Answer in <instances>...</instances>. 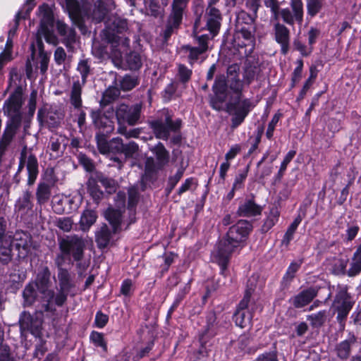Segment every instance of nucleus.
Returning <instances> with one entry per match:
<instances>
[{"label":"nucleus","instance_id":"1","mask_svg":"<svg viewBox=\"0 0 361 361\" xmlns=\"http://www.w3.org/2000/svg\"><path fill=\"white\" fill-rule=\"evenodd\" d=\"M244 62L243 79L240 78V66L237 63L227 68L226 79L224 75H217L212 87L214 95L209 104L216 111H226L232 116L231 128H237L245 121L255 107L252 100L243 94L244 85H250L255 80L261 78L262 68L258 57L248 56Z\"/></svg>","mask_w":361,"mask_h":361},{"label":"nucleus","instance_id":"2","mask_svg":"<svg viewBox=\"0 0 361 361\" xmlns=\"http://www.w3.org/2000/svg\"><path fill=\"white\" fill-rule=\"evenodd\" d=\"M257 18V15L251 14L245 10H241L236 14L233 43L234 46L245 49L244 55L251 54L255 48Z\"/></svg>","mask_w":361,"mask_h":361},{"label":"nucleus","instance_id":"3","mask_svg":"<svg viewBox=\"0 0 361 361\" xmlns=\"http://www.w3.org/2000/svg\"><path fill=\"white\" fill-rule=\"evenodd\" d=\"M59 252L54 260L59 264H65L67 259H73L77 262L84 257L87 240L77 234L64 235L57 238Z\"/></svg>","mask_w":361,"mask_h":361},{"label":"nucleus","instance_id":"4","mask_svg":"<svg viewBox=\"0 0 361 361\" xmlns=\"http://www.w3.org/2000/svg\"><path fill=\"white\" fill-rule=\"evenodd\" d=\"M51 272L48 267H44L37 274L35 285L40 294V305L49 315H56L55 293L51 290Z\"/></svg>","mask_w":361,"mask_h":361},{"label":"nucleus","instance_id":"5","mask_svg":"<svg viewBox=\"0 0 361 361\" xmlns=\"http://www.w3.org/2000/svg\"><path fill=\"white\" fill-rule=\"evenodd\" d=\"M155 158L147 157L145 164V173L142 180L152 181L155 178L158 171L161 170L169 162V152L166 149L163 143L159 142L154 146L149 147Z\"/></svg>","mask_w":361,"mask_h":361},{"label":"nucleus","instance_id":"6","mask_svg":"<svg viewBox=\"0 0 361 361\" xmlns=\"http://www.w3.org/2000/svg\"><path fill=\"white\" fill-rule=\"evenodd\" d=\"M354 304L355 301L348 292L347 286L338 285L337 286L332 307L334 312H337L336 319L342 329L345 326V321Z\"/></svg>","mask_w":361,"mask_h":361},{"label":"nucleus","instance_id":"7","mask_svg":"<svg viewBox=\"0 0 361 361\" xmlns=\"http://www.w3.org/2000/svg\"><path fill=\"white\" fill-rule=\"evenodd\" d=\"M188 1L173 0L171 10L167 17L164 29L161 34L165 42L179 29Z\"/></svg>","mask_w":361,"mask_h":361},{"label":"nucleus","instance_id":"8","mask_svg":"<svg viewBox=\"0 0 361 361\" xmlns=\"http://www.w3.org/2000/svg\"><path fill=\"white\" fill-rule=\"evenodd\" d=\"M164 118L153 120L149 125L157 138L167 140L171 132L176 133L180 129L182 121L179 118L173 121L168 111H164Z\"/></svg>","mask_w":361,"mask_h":361},{"label":"nucleus","instance_id":"9","mask_svg":"<svg viewBox=\"0 0 361 361\" xmlns=\"http://www.w3.org/2000/svg\"><path fill=\"white\" fill-rule=\"evenodd\" d=\"M54 264L57 267V278L59 280V289L55 295L54 303L59 307H61L67 300L68 295L71 288L75 285L70 272L63 268L65 264H59L57 261L54 260Z\"/></svg>","mask_w":361,"mask_h":361},{"label":"nucleus","instance_id":"10","mask_svg":"<svg viewBox=\"0 0 361 361\" xmlns=\"http://www.w3.org/2000/svg\"><path fill=\"white\" fill-rule=\"evenodd\" d=\"M22 95V88L18 87L5 101L3 108L4 114L11 118V123H13L16 126H19L21 122Z\"/></svg>","mask_w":361,"mask_h":361},{"label":"nucleus","instance_id":"11","mask_svg":"<svg viewBox=\"0 0 361 361\" xmlns=\"http://www.w3.org/2000/svg\"><path fill=\"white\" fill-rule=\"evenodd\" d=\"M240 246L227 237H224L217 243L212 252V257L215 262L221 267V273L226 270L227 266L232 253Z\"/></svg>","mask_w":361,"mask_h":361},{"label":"nucleus","instance_id":"12","mask_svg":"<svg viewBox=\"0 0 361 361\" xmlns=\"http://www.w3.org/2000/svg\"><path fill=\"white\" fill-rule=\"evenodd\" d=\"M47 317H53L54 315H49L46 311L41 306L37 309L35 315H31L28 312H23L19 318V325L21 334L30 331L32 334L38 333L41 329L43 322L44 314Z\"/></svg>","mask_w":361,"mask_h":361},{"label":"nucleus","instance_id":"13","mask_svg":"<svg viewBox=\"0 0 361 361\" xmlns=\"http://www.w3.org/2000/svg\"><path fill=\"white\" fill-rule=\"evenodd\" d=\"M142 108V103H137L130 106L125 104H119L116 109L118 126L125 125V123L131 126L136 125L139 122Z\"/></svg>","mask_w":361,"mask_h":361},{"label":"nucleus","instance_id":"14","mask_svg":"<svg viewBox=\"0 0 361 361\" xmlns=\"http://www.w3.org/2000/svg\"><path fill=\"white\" fill-rule=\"evenodd\" d=\"M289 8L278 10L276 16H279L282 20L288 25L293 26L295 23L301 25L303 21V3L302 0H290Z\"/></svg>","mask_w":361,"mask_h":361},{"label":"nucleus","instance_id":"15","mask_svg":"<svg viewBox=\"0 0 361 361\" xmlns=\"http://www.w3.org/2000/svg\"><path fill=\"white\" fill-rule=\"evenodd\" d=\"M255 309V301L247 300V296L243 297L233 314V320L236 325L241 328L249 325L251 323Z\"/></svg>","mask_w":361,"mask_h":361},{"label":"nucleus","instance_id":"16","mask_svg":"<svg viewBox=\"0 0 361 361\" xmlns=\"http://www.w3.org/2000/svg\"><path fill=\"white\" fill-rule=\"evenodd\" d=\"M13 247L18 252V258H25L31 250L32 239L27 232L22 231H16L13 236L11 237Z\"/></svg>","mask_w":361,"mask_h":361},{"label":"nucleus","instance_id":"17","mask_svg":"<svg viewBox=\"0 0 361 361\" xmlns=\"http://www.w3.org/2000/svg\"><path fill=\"white\" fill-rule=\"evenodd\" d=\"M25 165H26L28 175L27 185L30 186L35 183L39 173L38 161L36 157L32 154L27 157L25 150H23L20 154L17 173L21 172Z\"/></svg>","mask_w":361,"mask_h":361},{"label":"nucleus","instance_id":"18","mask_svg":"<svg viewBox=\"0 0 361 361\" xmlns=\"http://www.w3.org/2000/svg\"><path fill=\"white\" fill-rule=\"evenodd\" d=\"M64 118V114L62 111L51 108L49 110L40 109L37 114V119L42 126H46L49 128H58Z\"/></svg>","mask_w":361,"mask_h":361},{"label":"nucleus","instance_id":"19","mask_svg":"<svg viewBox=\"0 0 361 361\" xmlns=\"http://www.w3.org/2000/svg\"><path fill=\"white\" fill-rule=\"evenodd\" d=\"M209 37L207 35H202L197 37L198 47H192L190 45H184L182 50L188 54V62L193 65L200 57L208 50V41Z\"/></svg>","mask_w":361,"mask_h":361},{"label":"nucleus","instance_id":"20","mask_svg":"<svg viewBox=\"0 0 361 361\" xmlns=\"http://www.w3.org/2000/svg\"><path fill=\"white\" fill-rule=\"evenodd\" d=\"M251 225L245 220H240L237 224L230 227L226 237L240 245L249 233Z\"/></svg>","mask_w":361,"mask_h":361},{"label":"nucleus","instance_id":"21","mask_svg":"<svg viewBox=\"0 0 361 361\" xmlns=\"http://www.w3.org/2000/svg\"><path fill=\"white\" fill-rule=\"evenodd\" d=\"M275 40L281 47V53L286 55L290 48V31L288 27L280 23L274 25Z\"/></svg>","mask_w":361,"mask_h":361},{"label":"nucleus","instance_id":"22","mask_svg":"<svg viewBox=\"0 0 361 361\" xmlns=\"http://www.w3.org/2000/svg\"><path fill=\"white\" fill-rule=\"evenodd\" d=\"M206 16L208 30L214 36L220 29L222 20L221 13L215 6H208L206 10Z\"/></svg>","mask_w":361,"mask_h":361},{"label":"nucleus","instance_id":"23","mask_svg":"<svg viewBox=\"0 0 361 361\" xmlns=\"http://www.w3.org/2000/svg\"><path fill=\"white\" fill-rule=\"evenodd\" d=\"M70 18L82 32L86 30L83 18L81 16L80 3L78 0H65Z\"/></svg>","mask_w":361,"mask_h":361},{"label":"nucleus","instance_id":"24","mask_svg":"<svg viewBox=\"0 0 361 361\" xmlns=\"http://www.w3.org/2000/svg\"><path fill=\"white\" fill-rule=\"evenodd\" d=\"M115 7L112 0H97L92 13V20L96 23L103 21L108 13Z\"/></svg>","mask_w":361,"mask_h":361},{"label":"nucleus","instance_id":"25","mask_svg":"<svg viewBox=\"0 0 361 361\" xmlns=\"http://www.w3.org/2000/svg\"><path fill=\"white\" fill-rule=\"evenodd\" d=\"M58 33L63 37V43L68 49H72L73 44L76 42V32L73 27H69L61 20L56 23Z\"/></svg>","mask_w":361,"mask_h":361},{"label":"nucleus","instance_id":"26","mask_svg":"<svg viewBox=\"0 0 361 361\" xmlns=\"http://www.w3.org/2000/svg\"><path fill=\"white\" fill-rule=\"evenodd\" d=\"M317 293L316 288L310 287L293 297L290 302L295 308H302L308 305L317 295Z\"/></svg>","mask_w":361,"mask_h":361},{"label":"nucleus","instance_id":"27","mask_svg":"<svg viewBox=\"0 0 361 361\" xmlns=\"http://www.w3.org/2000/svg\"><path fill=\"white\" fill-rule=\"evenodd\" d=\"M356 342V337L353 334H349L348 337L338 343L335 347V352L337 357L341 360H347L351 353L353 345Z\"/></svg>","mask_w":361,"mask_h":361},{"label":"nucleus","instance_id":"28","mask_svg":"<svg viewBox=\"0 0 361 361\" xmlns=\"http://www.w3.org/2000/svg\"><path fill=\"white\" fill-rule=\"evenodd\" d=\"M91 117L96 128L106 129V133H110L114 130L113 121L106 115L102 114L101 111H92Z\"/></svg>","mask_w":361,"mask_h":361},{"label":"nucleus","instance_id":"29","mask_svg":"<svg viewBox=\"0 0 361 361\" xmlns=\"http://www.w3.org/2000/svg\"><path fill=\"white\" fill-rule=\"evenodd\" d=\"M262 207L257 204L253 200H247L238 207L237 213L240 216H253L260 214Z\"/></svg>","mask_w":361,"mask_h":361},{"label":"nucleus","instance_id":"30","mask_svg":"<svg viewBox=\"0 0 361 361\" xmlns=\"http://www.w3.org/2000/svg\"><path fill=\"white\" fill-rule=\"evenodd\" d=\"M23 297L24 299L23 305L25 307H29L34 304L35 301L39 302L37 309L40 307V294L38 292L37 288L33 284H27L23 292Z\"/></svg>","mask_w":361,"mask_h":361},{"label":"nucleus","instance_id":"31","mask_svg":"<svg viewBox=\"0 0 361 361\" xmlns=\"http://www.w3.org/2000/svg\"><path fill=\"white\" fill-rule=\"evenodd\" d=\"M12 242L11 236L0 240V262L8 264L12 259Z\"/></svg>","mask_w":361,"mask_h":361},{"label":"nucleus","instance_id":"32","mask_svg":"<svg viewBox=\"0 0 361 361\" xmlns=\"http://www.w3.org/2000/svg\"><path fill=\"white\" fill-rule=\"evenodd\" d=\"M111 238V233L106 224H103L95 233V241L99 249L109 246Z\"/></svg>","mask_w":361,"mask_h":361},{"label":"nucleus","instance_id":"33","mask_svg":"<svg viewBox=\"0 0 361 361\" xmlns=\"http://www.w3.org/2000/svg\"><path fill=\"white\" fill-rule=\"evenodd\" d=\"M85 84L79 80L74 81L70 92V102L75 109H79L82 106V91Z\"/></svg>","mask_w":361,"mask_h":361},{"label":"nucleus","instance_id":"34","mask_svg":"<svg viewBox=\"0 0 361 361\" xmlns=\"http://www.w3.org/2000/svg\"><path fill=\"white\" fill-rule=\"evenodd\" d=\"M361 272V243L357 247L353 253L350 267L347 271V275L350 277H354Z\"/></svg>","mask_w":361,"mask_h":361},{"label":"nucleus","instance_id":"35","mask_svg":"<svg viewBox=\"0 0 361 361\" xmlns=\"http://www.w3.org/2000/svg\"><path fill=\"white\" fill-rule=\"evenodd\" d=\"M49 184L39 182L36 190V199L39 204H44L49 202L51 196V188Z\"/></svg>","mask_w":361,"mask_h":361},{"label":"nucleus","instance_id":"36","mask_svg":"<svg viewBox=\"0 0 361 361\" xmlns=\"http://www.w3.org/2000/svg\"><path fill=\"white\" fill-rule=\"evenodd\" d=\"M97 212L92 209H85L82 213L80 220V226L82 231H86L96 222Z\"/></svg>","mask_w":361,"mask_h":361},{"label":"nucleus","instance_id":"37","mask_svg":"<svg viewBox=\"0 0 361 361\" xmlns=\"http://www.w3.org/2000/svg\"><path fill=\"white\" fill-rule=\"evenodd\" d=\"M105 218L112 226L114 232L116 233L122 221V212L121 209L109 208L105 212Z\"/></svg>","mask_w":361,"mask_h":361},{"label":"nucleus","instance_id":"38","mask_svg":"<svg viewBox=\"0 0 361 361\" xmlns=\"http://www.w3.org/2000/svg\"><path fill=\"white\" fill-rule=\"evenodd\" d=\"M65 141L66 137L64 136L57 133L54 134L50 137L48 148L52 152L59 155V154L63 152L64 147L66 145Z\"/></svg>","mask_w":361,"mask_h":361},{"label":"nucleus","instance_id":"39","mask_svg":"<svg viewBox=\"0 0 361 361\" xmlns=\"http://www.w3.org/2000/svg\"><path fill=\"white\" fill-rule=\"evenodd\" d=\"M120 93L119 88L114 86L109 87L103 92L100 106L104 108L114 102L119 97Z\"/></svg>","mask_w":361,"mask_h":361},{"label":"nucleus","instance_id":"40","mask_svg":"<svg viewBox=\"0 0 361 361\" xmlns=\"http://www.w3.org/2000/svg\"><path fill=\"white\" fill-rule=\"evenodd\" d=\"M302 262L303 260L300 259L290 263L285 275L283 277L281 283L283 287H287L290 283L292 280L295 278V274L301 267Z\"/></svg>","mask_w":361,"mask_h":361},{"label":"nucleus","instance_id":"41","mask_svg":"<svg viewBox=\"0 0 361 361\" xmlns=\"http://www.w3.org/2000/svg\"><path fill=\"white\" fill-rule=\"evenodd\" d=\"M302 221V218L300 215H298L294 221L292 222V224L288 226L286 232L285 233L283 238L281 240V243L283 245H286V247L288 246L290 241L293 238V235L297 230L298 226L300 224Z\"/></svg>","mask_w":361,"mask_h":361},{"label":"nucleus","instance_id":"42","mask_svg":"<svg viewBox=\"0 0 361 361\" xmlns=\"http://www.w3.org/2000/svg\"><path fill=\"white\" fill-rule=\"evenodd\" d=\"M0 361H15L9 346L4 342V331L0 327Z\"/></svg>","mask_w":361,"mask_h":361},{"label":"nucleus","instance_id":"43","mask_svg":"<svg viewBox=\"0 0 361 361\" xmlns=\"http://www.w3.org/2000/svg\"><path fill=\"white\" fill-rule=\"evenodd\" d=\"M96 182H99L102 185L108 190L109 192H115L116 190L117 183L116 181L111 178L106 176L102 173H97L95 179Z\"/></svg>","mask_w":361,"mask_h":361},{"label":"nucleus","instance_id":"44","mask_svg":"<svg viewBox=\"0 0 361 361\" xmlns=\"http://www.w3.org/2000/svg\"><path fill=\"white\" fill-rule=\"evenodd\" d=\"M77 71L81 75V83L85 84L89 75L92 72L90 61L88 59L80 60L77 66Z\"/></svg>","mask_w":361,"mask_h":361},{"label":"nucleus","instance_id":"45","mask_svg":"<svg viewBox=\"0 0 361 361\" xmlns=\"http://www.w3.org/2000/svg\"><path fill=\"white\" fill-rule=\"evenodd\" d=\"M126 63L130 71L140 69L142 64L140 56L135 52H132L126 56Z\"/></svg>","mask_w":361,"mask_h":361},{"label":"nucleus","instance_id":"46","mask_svg":"<svg viewBox=\"0 0 361 361\" xmlns=\"http://www.w3.org/2000/svg\"><path fill=\"white\" fill-rule=\"evenodd\" d=\"M326 311H319L315 314L307 316V320L310 322L312 328H319L326 322Z\"/></svg>","mask_w":361,"mask_h":361},{"label":"nucleus","instance_id":"47","mask_svg":"<svg viewBox=\"0 0 361 361\" xmlns=\"http://www.w3.org/2000/svg\"><path fill=\"white\" fill-rule=\"evenodd\" d=\"M54 14L52 11L47 6L43 11L39 30L52 28L54 25Z\"/></svg>","mask_w":361,"mask_h":361},{"label":"nucleus","instance_id":"48","mask_svg":"<svg viewBox=\"0 0 361 361\" xmlns=\"http://www.w3.org/2000/svg\"><path fill=\"white\" fill-rule=\"evenodd\" d=\"M87 190L94 202L98 203L104 196L103 192L97 185V182L94 179H90L87 182Z\"/></svg>","mask_w":361,"mask_h":361},{"label":"nucleus","instance_id":"49","mask_svg":"<svg viewBox=\"0 0 361 361\" xmlns=\"http://www.w3.org/2000/svg\"><path fill=\"white\" fill-rule=\"evenodd\" d=\"M138 78L137 76L126 75L120 81L119 85L123 91H129L138 85Z\"/></svg>","mask_w":361,"mask_h":361},{"label":"nucleus","instance_id":"50","mask_svg":"<svg viewBox=\"0 0 361 361\" xmlns=\"http://www.w3.org/2000/svg\"><path fill=\"white\" fill-rule=\"evenodd\" d=\"M98 150L101 154L109 153V141H107V136L104 133L99 132L95 135Z\"/></svg>","mask_w":361,"mask_h":361},{"label":"nucleus","instance_id":"51","mask_svg":"<svg viewBox=\"0 0 361 361\" xmlns=\"http://www.w3.org/2000/svg\"><path fill=\"white\" fill-rule=\"evenodd\" d=\"M142 132V129L141 128H136L128 130L125 125H120L117 128V133L125 136L127 139L132 137L137 138Z\"/></svg>","mask_w":361,"mask_h":361},{"label":"nucleus","instance_id":"52","mask_svg":"<svg viewBox=\"0 0 361 361\" xmlns=\"http://www.w3.org/2000/svg\"><path fill=\"white\" fill-rule=\"evenodd\" d=\"M54 225L63 232H70L73 226V221L71 217H60L55 220Z\"/></svg>","mask_w":361,"mask_h":361},{"label":"nucleus","instance_id":"53","mask_svg":"<svg viewBox=\"0 0 361 361\" xmlns=\"http://www.w3.org/2000/svg\"><path fill=\"white\" fill-rule=\"evenodd\" d=\"M258 280V276L252 275L251 276L247 282L246 289L245 291V294L243 297L247 296V300L249 301H255L254 299L252 298V295L255 290L257 283Z\"/></svg>","mask_w":361,"mask_h":361},{"label":"nucleus","instance_id":"54","mask_svg":"<svg viewBox=\"0 0 361 361\" xmlns=\"http://www.w3.org/2000/svg\"><path fill=\"white\" fill-rule=\"evenodd\" d=\"M139 151V145L134 141L123 144L121 154L125 155L126 159L133 158Z\"/></svg>","mask_w":361,"mask_h":361},{"label":"nucleus","instance_id":"55","mask_svg":"<svg viewBox=\"0 0 361 361\" xmlns=\"http://www.w3.org/2000/svg\"><path fill=\"white\" fill-rule=\"evenodd\" d=\"M324 0H307V9L310 16H314L320 12L323 7Z\"/></svg>","mask_w":361,"mask_h":361},{"label":"nucleus","instance_id":"56","mask_svg":"<svg viewBox=\"0 0 361 361\" xmlns=\"http://www.w3.org/2000/svg\"><path fill=\"white\" fill-rule=\"evenodd\" d=\"M31 196L32 194L30 191L25 190L23 192L22 197L17 201L16 207H18V210L31 208Z\"/></svg>","mask_w":361,"mask_h":361},{"label":"nucleus","instance_id":"57","mask_svg":"<svg viewBox=\"0 0 361 361\" xmlns=\"http://www.w3.org/2000/svg\"><path fill=\"white\" fill-rule=\"evenodd\" d=\"M13 47L12 39L8 37L4 51L0 54V70L3 68L4 63L11 60V49Z\"/></svg>","mask_w":361,"mask_h":361},{"label":"nucleus","instance_id":"58","mask_svg":"<svg viewBox=\"0 0 361 361\" xmlns=\"http://www.w3.org/2000/svg\"><path fill=\"white\" fill-rule=\"evenodd\" d=\"M192 70L186 67L183 64H179L178 68V80L182 83L188 82L192 75Z\"/></svg>","mask_w":361,"mask_h":361},{"label":"nucleus","instance_id":"59","mask_svg":"<svg viewBox=\"0 0 361 361\" xmlns=\"http://www.w3.org/2000/svg\"><path fill=\"white\" fill-rule=\"evenodd\" d=\"M39 33L45 39L46 42L53 45H56L59 42L58 37L54 33L52 28H46L38 30Z\"/></svg>","mask_w":361,"mask_h":361},{"label":"nucleus","instance_id":"60","mask_svg":"<svg viewBox=\"0 0 361 361\" xmlns=\"http://www.w3.org/2000/svg\"><path fill=\"white\" fill-rule=\"evenodd\" d=\"M145 4L148 15L157 18L161 14L160 6L158 2L154 0H146Z\"/></svg>","mask_w":361,"mask_h":361},{"label":"nucleus","instance_id":"61","mask_svg":"<svg viewBox=\"0 0 361 361\" xmlns=\"http://www.w3.org/2000/svg\"><path fill=\"white\" fill-rule=\"evenodd\" d=\"M90 340L96 346L101 347L104 351H106L107 346L103 334L92 331L90 335Z\"/></svg>","mask_w":361,"mask_h":361},{"label":"nucleus","instance_id":"62","mask_svg":"<svg viewBox=\"0 0 361 361\" xmlns=\"http://www.w3.org/2000/svg\"><path fill=\"white\" fill-rule=\"evenodd\" d=\"M123 144V141L121 137H116L112 138L109 140V153L121 154Z\"/></svg>","mask_w":361,"mask_h":361},{"label":"nucleus","instance_id":"63","mask_svg":"<svg viewBox=\"0 0 361 361\" xmlns=\"http://www.w3.org/2000/svg\"><path fill=\"white\" fill-rule=\"evenodd\" d=\"M67 58V54L63 47H59L56 49L54 54V59L57 65L60 66L65 63Z\"/></svg>","mask_w":361,"mask_h":361},{"label":"nucleus","instance_id":"64","mask_svg":"<svg viewBox=\"0 0 361 361\" xmlns=\"http://www.w3.org/2000/svg\"><path fill=\"white\" fill-rule=\"evenodd\" d=\"M245 6L250 13L257 15L259 8L261 6V0H245Z\"/></svg>","mask_w":361,"mask_h":361}]
</instances>
